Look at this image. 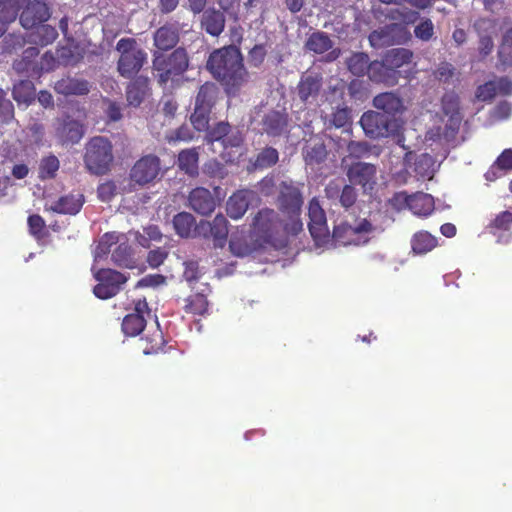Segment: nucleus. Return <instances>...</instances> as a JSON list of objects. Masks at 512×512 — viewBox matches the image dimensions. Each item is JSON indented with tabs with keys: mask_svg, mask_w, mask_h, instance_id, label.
<instances>
[{
	"mask_svg": "<svg viewBox=\"0 0 512 512\" xmlns=\"http://www.w3.org/2000/svg\"><path fill=\"white\" fill-rule=\"evenodd\" d=\"M59 168V160L54 156H49L42 160L40 165V177L51 178Z\"/></svg>",
	"mask_w": 512,
	"mask_h": 512,
	"instance_id": "60",
	"label": "nucleus"
},
{
	"mask_svg": "<svg viewBox=\"0 0 512 512\" xmlns=\"http://www.w3.org/2000/svg\"><path fill=\"white\" fill-rule=\"evenodd\" d=\"M281 221L278 213L270 208H263L254 216L252 231L258 240L270 244L279 231Z\"/></svg>",
	"mask_w": 512,
	"mask_h": 512,
	"instance_id": "9",
	"label": "nucleus"
},
{
	"mask_svg": "<svg viewBox=\"0 0 512 512\" xmlns=\"http://www.w3.org/2000/svg\"><path fill=\"white\" fill-rule=\"evenodd\" d=\"M442 110L451 119L458 118L460 115V101L457 94L454 92L446 93L442 97Z\"/></svg>",
	"mask_w": 512,
	"mask_h": 512,
	"instance_id": "45",
	"label": "nucleus"
},
{
	"mask_svg": "<svg viewBox=\"0 0 512 512\" xmlns=\"http://www.w3.org/2000/svg\"><path fill=\"white\" fill-rule=\"evenodd\" d=\"M231 125L228 122L220 121L213 127L206 130V141L208 143L220 142L224 140L227 133L230 132Z\"/></svg>",
	"mask_w": 512,
	"mask_h": 512,
	"instance_id": "46",
	"label": "nucleus"
},
{
	"mask_svg": "<svg viewBox=\"0 0 512 512\" xmlns=\"http://www.w3.org/2000/svg\"><path fill=\"white\" fill-rule=\"evenodd\" d=\"M111 259L119 267L133 268L132 249L127 243L119 244L112 252Z\"/></svg>",
	"mask_w": 512,
	"mask_h": 512,
	"instance_id": "41",
	"label": "nucleus"
},
{
	"mask_svg": "<svg viewBox=\"0 0 512 512\" xmlns=\"http://www.w3.org/2000/svg\"><path fill=\"white\" fill-rule=\"evenodd\" d=\"M35 97V87L29 80L20 81L13 88V98L19 104L29 105Z\"/></svg>",
	"mask_w": 512,
	"mask_h": 512,
	"instance_id": "39",
	"label": "nucleus"
},
{
	"mask_svg": "<svg viewBox=\"0 0 512 512\" xmlns=\"http://www.w3.org/2000/svg\"><path fill=\"white\" fill-rule=\"evenodd\" d=\"M212 111L199 107H194V112L190 116L193 127L199 131H206L209 127L210 114Z\"/></svg>",
	"mask_w": 512,
	"mask_h": 512,
	"instance_id": "47",
	"label": "nucleus"
},
{
	"mask_svg": "<svg viewBox=\"0 0 512 512\" xmlns=\"http://www.w3.org/2000/svg\"><path fill=\"white\" fill-rule=\"evenodd\" d=\"M308 228L317 246H323L329 242L330 232L327 225L326 214L319 200L314 197L308 205Z\"/></svg>",
	"mask_w": 512,
	"mask_h": 512,
	"instance_id": "10",
	"label": "nucleus"
},
{
	"mask_svg": "<svg viewBox=\"0 0 512 512\" xmlns=\"http://www.w3.org/2000/svg\"><path fill=\"white\" fill-rule=\"evenodd\" d=\"M279 160V153L273 147L263 148L256 156L253 166L255 169H266L274 166Z\"/></svg>",
	"mask_w": 512,
	"mask_h": 512,
	"instance_id": "42",
	"label": "nucleus"
},
{
	"mask_svg": "<svg viewBox=\"0 0 512 512\" xmlns=\"http://www.w3.org/2000/svg\"><path fill=\"white\" fill-rule=\"evenodd\" d=\"M433 159L428 154H421L414 163V172L421 178H430L432 175Z\"/></svg>",
	"mask_w": 512,
	"mask_h": 512,
	"instance_id": "52",
	"label": "nucleus"
},
{
	"mask_svg": "<svg viewBox=\"0 0 512 512\" xmlns=\"http://www.w3.org/2000/svg\"><path fill=\"white\" fill-rule=\"evenodd\" d=\"M512 225V212L503 211L499 213L489 224V228L507 231Z\"/></svg>",
	"mask_w": 512,
	"mask_h": 512,
	"instance_id": "59",
	"label": "nucleus"
},
{
	"mask_svg": "<svg viewBox=\"0 0 512 512\" xmlns=\"http://www.w3.org/2000/svg\"><path fill=\"white\" fill-rule=\"evenodd\" d=\"M383 58L396 74L397 68H400L403 65L411 62L413 58V52L406 48H394L387 51Z\"/></svg>",
	"mask_w": 512,
	"mask_h": 512,
	"instance_id": "37",
	"label": "nucleus"
},
{
	"mask_svg": "<svg viewBox=\"0 0 512 512\" xmlns=\"http://www.w3.org/2000/svg\"><path fill=\"white\" fill-rule=\"evenodd\" d=\"M195 217L188 212H180L173 217V227L177 235L182 238L198 237Z\"/></svg>",
	"mask_w": 512,
	"mask_h": 512,
	"instance_id": "29",
	"label": "nucleus"
},
{
	"mask_svg": "<svg viewBox=\"0 0 512 512\" xmlns=\"http://www.w3.org/2000/svg\"><path fill=\"white\" fill-rule=\"evenodd\" d=\"M321 79L312 75L302 76L298 86V96L303 102H307L310 97L315 98L321 89Z\"/></svg>",
	"mask_w": 512,
	"mask_h": 512,
	"instance_id": "32",
	"label": "nucleus"
},
{
	"mask_svg": "<svg viewBox=\"0 0 512 512\" xmlns=\"http://www.w3.org/2000/svg\"><path fill=\"white\" fill-rule=\"evenodd\" d=\"M151 310L145 298L138 299L134 303V311L127 314L122 321V331L126 336L139 335L146 326V316H150Z\"/></svg>",
	"mask_w": 512,
	"mask_h": 512,
	"instance_id": "14",
	"label": "nucleus"
},
{
	"mask_svg": "<svg viewBox=\"0 0 512 512\" xmlns=\"http://www.w3.org/2000/svg\"><path fill=\"white\" fill-rule=\"evenodd\" d=\"M327 154L326 145L319 137L307 140L302 149L303 159L309 166L323 163L327 158Z\"/></svg>",
	"mask_w": 512,
	"mask_h": 512,
	"instance_id": "23",
	"label": "nucleus"
},
{
	"mask_svg": "<svg viewBox=\"0 0 512 512\" xmlns=\"http://www.w3.org/2000/svg\"><path fill=\"white\" fill-rule=\"evenodd\" d=\"M415 37L429 41L434 35V25L429 18L423 19L414 29Z\"/></svg>",
	"mask_w": 512,
	"mask_h": 512,
	"instance_id": "56",
	"label": "nucleus"
},
{
	"mask_svg": "<svg viewBox=\"0 0 512 512\" xmlns=\"http://www.w3.org/2000/svg\"><path fill=\"white\" fill-rule=\"evenodd\" d=\"M244 143V135L239 128H230V132L227 133L222 145L224 148H238Z\"/></svg>",
	"mask_w": 512,
	"mask_h": 512,
	"instance_id": "57",
	"label": "nucleus"
},
{
	"mask_svg": "<svg viewBox=\"0 0 512 512\" xmlns=\"http://www.w3.org/2000/svg\"><path fill=\"white\" fill-rule=\"evenodd\" d=\"M116 50L120 53L117 61L118 73L127 79L134 77L147 60L146 52L139 48L133 38H122L116 44Z\"/></svg>",
	"mask_w": 512,
	"mask_h": 512,
	"instance_id": "4",
	"label": "nucleus"
},
{
	"mask_svg": "<svg viewBox=\"0 0 512 512\" xmlns=\"http://www.w3.org/2000/svg\"><path fill=\"white\" fill-rule=\"evenodd\" d=\"M161 172V161L158 156L148 154L138 159L130 171L132 182L145 186L153 182Z\"/></svg>",
	"mask_w": 512,
	"mask_h": 512,
	"instance_id": "12",
	"label": "nucleus"
},
{
	"mask_svg": "<svg viewBox=\"0 0 512 512\" xmlns=\"http://www.w3.org/2000/svg\"><path fill=\"white\" fill-rule=\"evenodd\" d=\"M330 123L335 128L351 127V112L347 107L337 108L331 115Z\"/></svg>",
	"mask_w": 512,
	"mask_h": 512,
	"instance_id": "53",
	"label": "nucleus"
},
{
	"mask_svg": "<svg viewBox=\"0 0 512 512\" xmlns=\"http://www.w3.org/2000/svg\"><path fill=\"white\" fill-rule=\"evenodd\" d=\"M39 54L37 47H29L23 52L21 59L14 62V68L20 73H35L37 72V66L34 64V60Z\"/></svg>",
	"mask_w": 512,
	"mask_h": 512,
	"instance_id": "38",
	"label": "nucleus"
},
{
	"mask_svg": "<svg viewBox=\"0 0 512 512\" xmlns=\"http://www.w3.org/2000/svg\"><path fill=\"white\" fill-rule=\"evenodd\" d=\"M325 196L332 203H339L344 209H349L356 203L358 192L354 185L350 182L341 186L336 179L329 181L324 189Z\"/></svg>",
	"mask_w": 512,
	"mask_h": 512,
	"instance_id": "15",
	"label": "nucleus"
},
{
	"mask_svg": "<svg viewBox=\"0 0 512 512\" xmlns=\"http://www.w3.org/2000/svg\"><path fill=\"white\" fill-rule=\"evenodd\" d=\"M377 173V165L362 161L352 162L345 170L348 181L354 186H360L364 193H370L375 189Z\"/></svg>",
	"mask_w": 512,
	"mask_h": 512,
	"instance_id": "8",
	"label": "nucleus"
},
{
	"mask_svg": "<svg viewBox=\"0 0 512 512\" xmlns=\"http://www.w3.org/2000/svg\"><path fill=\"white\" fill-rule=\"evenodd\" d=\"M84 200V195L80 191L71 192L66 196V214H77L81 210Z\"/></svg>",
	"mask_w": 512,
	"mask_h": 512,
	"instance_id": "54",
	"label": "nucleus"
},
{
	"mask_svg": "<svg viewBox=\"0 0 512 512\" xmlns=\"http://www.w3.org/2000/svg\"><path fill=\"white\" fill-rule=\"evenodd\" d=\"M279 210L289 217L300 216L303 195L300 188L293 183L282 182L277 198Z\"/></svg>",
	"mask_w": 512,
	"mask_h": 512,
	"instance_id": "13",
	"label": "nucleus"
},
{
	"mask_svg": "<svg viewBox=\"0 0 512 512\" xmlns=\"http://www.w3.org/2000/svg\"><path fill=\"white\" fill-rule=\"evenodd\" d=\"M478 35V53L481 59L490 55L494 49L493 36L496 35V21L489 18H480L473 25Z\"/></svg>",
	"mask_w": 512,
	"mask_h": 512,
	"instance_id": "16",
	"label": "nucleus"
},
{
	"mask_svg": "<svg viewBox=\"0 0 512 512\" xmlns=\"http://www.w3.org/2000/svg\"><path fill=\"white\" fill-rule=\"evenodd\" d=\"M84 56V49L71 37H66V65L76 64Z\"/></svg>",
	"mask_w": 512,
	"mask_h": 512,
	"instance_id": "51",
	"label": "nucleus"
},
{
	"mask_svg": "<svg viewBox=\"0 0 512 512\" xmlns=\"http://www.w3.org/2000/svg\"><path fill=\"white\" fill-rule=\"evenodd\" d=\"M373 224L362 219L356 225H350L347 222L335 226L332 233V240L338 245H364L370 240L369 235L374 231Z\"/></svg>",
	"mask_w": 512,
	"mask_h": 512,
	"instance_id": "6",
	"label": "nucleus"
},
{
	"mask_svg": "<svg viewBox=\"0 0 512 512\" xmlns=\"http://www.w3.org/2000/svg\"><path fill=\"white\" fill-rule=\"evenodd\" d=\"M35 27L36 32L30 35L32 42L47 45L56 39L57 31L52 26L41 23Z\"/></svg>",
	"mask_w": 512,
	"mask_h": 512,
	"instance_id": "44",
	"label": "nucleus"
},
{
	"mask_svg": "<svg viewBox=\"0 0 512 512\" xmlns=\"http://www.w3.org/2000/svg\"><path fill=\"white\" fill-rule=\"evenodd\" d=\"M49 18L47 6L39 1L30 3L21 13L20 22L26 29L34 28Z\"/></svg>",
	"mask_w": 512,
	"mask_h": 512,
	"instance_id": "21",
	"label": "nucleus"
},
{
	"mask_svg": "<svg viewBox=\"0 0 512 512\" xmlns=\"http://www.w3.org/2000/svg\"><path fill=\"white\" fill-rule=\"evenodd\" d=\"M373 105L378 110H382L383 114L394 117L397 113L404 110L402 99L392 92L378 94L373 99Z\"/></svg>",
	"mask_w": 512,
	"mask_h": 512,
	"instance_id": "26",
	"label": "nucleus"
},
{
	"mask_svg": "<svg viewBox=\"0 0 512 512\" xmlns=\"http://www.w3.org/2000/svg\"><path fill=\"white\" fill-rule=\"evenodd\" d=\"M359 123L365 135L372 139L396 135L400 129L397 119L376 111L364 112Z\"/></svg>",
	"mask_w": 512,
	"mask_h": 512,
	"instance_id": "5",
	"label": "nucleus"
},
{
	"mask_svg": "<svg viewBox=\"0 0 512 512\" xmlns=\"http://www.w3.org/2000/svg\"><path fill=\"white\" fill-rule=\"evenodd\" d=\"M348 157L354 159H361L371 154L372 146L365 141H349L347 143Z\"/></svg>",
	"mask_w": 512,
	"mask_h": 512,
	"instance_id": "49",
	"label": "nucleus"
},
{
	"mask_svg": "<svg viewBox=\"0 0 512 512\" xmlns=\"http://www.w3.org/2000/svg\"><path fill=\"white\" fill-rule=\"evenodd\" d=\"M201 27L211 36H219L225 29V15L216 8H208L202 12Z\"/></svg>",
	"mask_w": 512,
	"mask_h": 512,
	"instance_id": "24",
	"label": "nucleus"
},
{
	"mask_svg": "<svg viewBox=\"0 0 512 512\" xmlns=\"http://www.w3.org/2000/svg\"><path fill=\"white\" fill-rule=\"evenodd\" d=\"M268 54L267 45L265 43L254 45L247 55L248 63L251 67L259 68L265 61Z\"/></svg>",
	"mask_w": 512,
	"mask_h": 512,
	"instance_id": "50",
	"label": "nucleus"
},
{
	"mask_svg": "<svg viewBox=\"0 0 512 512\" xmlns=\"http://www.w3.org/2000/svg\"><path fill=\"white\" fill-rule=\"evenodd\" d=\"M153 40L159 50H170L179 42V30L173 24H165L155 31Z\"/></svg>",
	"mask_w": 512,
	"mask_h": 512,
	"instance_id": "25",
	"label": "nucleus"
},
{
	"mask_svg": "<svg viewBox=\"0 0 512 512\" xmlns=\"http://www.w3.org/2000/svg\"><path fill=\"white\" fill-rule=\"evenodd\" d=\"M408 208L418 216H428L434 210V199L430 194L417 192L409 199Z\"/></svg>",
	"mask_w": 512,
	"mask_h": 512,
	"instance_id": "30",
	"label": "nucleus"
},
{
	"mask_svg": "<svg viewBox=\"0 0 512 512\" xmlns=\"http://www.w3.org/2000/svg\"><path fill=\"white\" fill-rule=\"evenodd\" d=\"M333 47L330 36L323 31L313 32L305 42V49L315 54H323Z\"/></svg>",
	"mask_w": 512,
	"mask_h": 512,
	"instance_id": "33",
	"label": "nucleus"
},
{
	"mask_svg": "<svg viewBox=\"0 0 512 512\" xmlns=\"http://www.w3.org/2000/svg\"><path fill=\"white\" fill-rule=\"evenodd\" d=\"M92 84L83 78L68 77L66 78V96L76 95L84 96L89 94Z\"/></svg>",
	"mask_w": 512,
	"mask_h": 512,
	"instance_id": "43",
	"label": "nucleus"
},
{
	"mask_svg": "<svg viewBox=\"0 0 512 512\" xmlns=\"http://www.w3.org/2000/svg\"><path fill=\"white\" fill-rule=\"evenodd\" d=\"M113 244H115V237L109 233L104 234L95 248V259H101L108 255L111 251V246Z\"/></svg>",
	"mask_w": 512,
	"mask_h": 512,
	"instance_id": "55",
	"label": "nucleus"
},
{
	"mask_svg": "<svg viewBox=\"0 0 512 512\" xmlns=\"http://www.w3.org/2000/svg\"><path fill=\"white\" fill-rule=\"evenodd\" d=\"M219 89L216 84L212 82H205L200 86L195 99V106L203 109L212 111L217 97Z\"/></svg>",
	"mask_w": 512,
	"mask_h": 512,
	"instance_id": "31",
	"label": "nucleus"
},
{
	"mask_svg": "<svg viewBox=\"0 0 512 512\" xmlns=\"http://www.w3.org/2000/svg\"><path fill=\"white\" fill-rule=\"evenodd\" d=\"M206 67L228 94H236L248 79L242 53L234 45L214 50L207 60Z\"/></svg>",
	"mask_w": 512,
	"mask_h": 512,
	"instance_id": "1",
	"label": "nucleus"
},
{
	"mask_svg": "<svg viewBox=\"0 0 512 512\" xmlns=\"http://www.w3.org/2000/svg\"><path fill=\"white\" fill-rule=\"evenodd\" d=\"M199 153L196 148L182 150L178 155V167L190 176L198 174Z\"/></svg>",
	"mask_w": 512,
	"mask_h": 512,
	"instance_id": "35",
	"label": "nucleus"
},
{
	"mask_svg": "<svg viewBox=\"0 0 512 512\" xmlns=\"http://www.w3.org/2000/svg\"><path fill=\"white\" fill-rule=\"evenodd\" d=\"M94 277L98 284L94 286L93 293L102 300L117 295L128 280V276L110 268L99 269L95 272Z\"/></svg>",
	"mask_w": 512,
	"mask_h": 512,
	"instance_id": "7",
	"label": "nucleus"
},
{
	"mask_svg": "<svg viewBox=\"0 0 512 512\" xmlns=\"http://www.w3.org/2000/svg\"><path fill=\"white\" fill-rule=\"evenodd\" d=\"M116 193V186L112 181L102 183L97 188L98 198L103 202L110 201Z\"/></svg>",
	"mask_w": 512,
	"mask_h": 512,
	"instance_id": "64",
	"label": "nucleus"
},
{
	"mask_svg": "<svg viewBox=\"0 0 512 512\" xmlns=\"http://www.w3.org/2000/svg\"><path fill=\"white\" fill-rule=\"evenodd\" d=\"M66 115V143H78L84 136V125L78 120H67Z\"/></svg>",
	"mask_w": 512,
	"mask_h": 512,
	"instance_id": "48",
	"label": "nucleus"
},
{
	"mask_svg": "<svg viewBox=\"0 0 512 512\" xmlns=\"http://www.w3.org/2000/svg\"><path fill=\"white\" fill-rule=\"evenodd\" d=\"M189 66V57L185 48L178 47L169 54L155 53L152 68L156 72L160 86L169 80L182 75Z\"/></svg>",
	"mask_w": 512,
	"mask_h": 512,
	"instance_id": "2",
	"label": "nucleus"
},
{
	"mask_svg": "<svg viewBox=\"0 0 512 512\" xmlns=\"http://www.w3.org/2000/svg\"><path fill=\"white\" fill-rule=\"evenodd\" d=\"M496 84L488 81L480 85L476 90V97L481 101H491L496 96Z\"/></svg>",
	"mask_w": 512,
	"mask_h": 512,
	"instance_id": "61",
	"label": "nucleus"
},
{
	"mask_svg": "<svg viewBox=\"0 0 512 512\" xmlns=\"http://www.w3.org/2000/svg\"><path fill=\"white\" fill-rule=\"evenodd\" d=\"M369 56L366 53H354L347 60L349 71L355 76H363L368 73L370 68Z\"/></svg>",
	"mask_w": 512,
	"mask_h": 512,
	"instance_id": "40",
	"label": "nucleus"
},
{
	"mask_svg": "<svg viewBox=\"0 0 512 512\" xmlns=\"http://www.w3.org/2000/svg\"><path fill=\"white\" fill-rule=\"evenodd\" d=\"M217 205L216 197L207 188L196 187L189 192L188 206L200 215H210Z\"/></svg>",
	"mask_w": 512,
	"mask_h": 512,
	"instance_id": "18",
	"label": "nucleus"
},
{
	"mask_svg": "<svg viewBox=\"0 0 512 512\" xmlns=\"http://www.w3.org/2000/svg\"><path fill=\"white\" fill-rule=\"evenodd\" d=\"M405 28L399 24H389L372 31L369 34V42L374 48H382L400 44L404 38Z\"/></svg>",
	"mask_w": 512,
	"mask_h": 512,
	"instance_id": "17",
	"label": "nucleus"
},
{
	"mask_svg": "<svg viewBox=\"0 0 512 512\" xmlns=\"http://www.w3.org/2000/svg\"><path fill=\"white\" fill-rule=\"evenodd\" d=\"M437 244V239L427 231H419L411 239L412 251L416 254H426L433 250Z\"/></svg>",
	"mask_w": 512,
	"mask_h": 512,
	"instance_id": "36",
	"label": "nucleus"
},
{
	"mask_svg": "<svg viewBox=\"0 0 512 512\" xmlns=\"http://www.w3.org/2000/svg\"><path fill=\"white\" fill-rule=\"evenodd\" d=\"M289 116L285 111L271 110L264 115L262 127L269 136H280L287 129Z\"/></svg>",
	"mask_w": 512,
	"mask_h": 512,
	"instance_id": "22",
	"label": "nucleus"
},
{
	"mask_svg": "<svg viewBox=\"0 0 512 512\" xmlns=\"http://www.w3.org/2000/svg\"><path fill=\"white\" fill-rule=\"evenodd\" d=\"M142 350L146 355L157 354L164 351L166 341L159 324L156 327L148 330V332L141 338Z\"/></svg>",
	"mask_w": 512,
	"mask_h": 512,
	"instance_id": "28",
	"label": "nucleus"
},
{
	"mask_svg": "<svg viewBox=\"0 0 512 512\" xmlns=\"http://www.w3.org/2000/svg\"><path fill=\"white\" fill-rule=\"evenodd\" d=\"M204 172L214 178H224L226 175L225 167L222 163L217 161L216 159L209 160L204 165Z\"/></svg>",
	"mask_w": 512,
	"mask_h": 512,
	"instance_id": "62",
	"label": "nucleus"
},
{
	"mask_svg": "<svg viewBox=\"0 0 512 512\" xmlns=\"http://www.w3.org/2000/svg\"><path fill=\"white\" fill-rule=\"evenodd\" d=\"M229 248L231 252L238 257L246 256L251 252L249 245L237 237L231 238L229 242Z\"/></svg>",
	"mask_w": 512,
	"mask_h": 512,
	"instance_id": "63",
	"label": "nucleus"
},
{
	"mask_svg": "<svg viewBox=\"0 0 512 512\" xmlns=\"http://www.w3.org/2000/svg\"><path fill=\"white\" fill-rule=\"evenodd\" d=\"M202 286L203 288L198 289L185 299L183 309L187 314L203 316L208 313V295L211 293V288L208 284Z\"/></svg>",
	"mask_w": 512,
	"mask_h": 512,
	"instance_id": "20",
	"label": "nucleus"
},
{
	"mask_svg": "<svg viewBox=\"0 0 512 512\" xmlns=\"http://www.w3.org/2000/svg\"><path fill=\"white\" fill-rule=\"evenodd\" d=\"M256 193L251 189H239L235 191L226 202V213L233 219L242 218L247 212Z\"/></svg>",
	"mask_w": 512,
	"mask_h": 512,
	"instance_id": "19",
	"label": "nucleus"
},
{
	"mask_svg": "<svg viewBox=\"0 0 512 512\" xmlns=\"http://www.w3.org/2000/svg\"><path fill=\"white\" fill-rule=\"evenodd\" d=\"M367 75L371 81L376 83H388L395 78L393 69L390 68L384 58L382 61H372Z\"/></svg>",
	"mask_w": 512,
	"mask_h": 512,
	"instance_id": "34",
	"label": "nucleus"
},
{
	"mask_svg": "<svg viewBox=\"0 0 512 512\" xmlns=\"http://www.w3.org/2000/svg\"><path fill=\"white\" fill-rule=\"evenodd\" d=\"M162 238V233L158 226L149 225L144 228V235H140L137 240L138 243L143 247H149V242L152 241H160Z\"/></svg>",
	"mask_w": 512,
	"mask_h": 512,
	"instance_id": "58",
	"label": "nucleus"
},
{
	"mask_svg": "<svg viewBox=\"0 0 512 512\" xmlns=\"http://www.w3.org/2000/svg\"><path fill=\"white\" fill-rule=\"evenodd\" d=\"M229 222L222 214H217L213 220H200L197 224L196 235L204 239H212L214 247L223 248L227 242Z\"/></svg>",
	"mask_w": 512,
	"mask_h": 512,
	"instance_id": "11",
	"label": "nucleus"
},
{
	"mask_svg": "<svg viewBox=\"0 0 512 512\" xmlns=\"http://www.w3.org/2000/svg\"><path fill=\"white\" fill-rule=\"evenodd\" d=\"M113 159L112 144L107 138L96 136L86 144L84 163L92 174H106L110 170Z\"/></svg>",
	"mask_w": 512,
	"mask_h": 512,
	"instance_id": "3",
	"label": "nucleus"
},
{
	"mask_svg": "<svg viewBox=\"0 0 512 512\" xmlns=\"http://www.w3.org/2000/svg\"><path fill=\"white\" fill-rule=\"evenodd\" d=\"M149 90V79L137 76L126 87V99L129 105L138 107Z\"/></svg>",
	"mask_w": 512,
	"mask_h": 512,
	"instance_id": "27",
	"label": "nucleus"
}]
</instances>
